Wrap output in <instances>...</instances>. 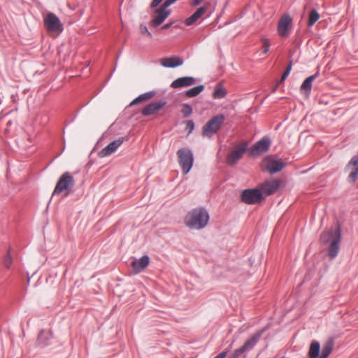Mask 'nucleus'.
I'll return each instance as SVG.
<instances>
[{"instance_id":"nucleus-1","label":"nucleus","mask_w":358,"mask_h":358,"mask_svg":"<svg viewBox=\"0 0 358 358\" xmlns=\"http://www.w3.org/2000/svg\"><path fill=\"white\" fill-rule=\"evenodd\" d=\"M322 243L329 244L328 255L331 258H335L339 252V244L341 240V229L339 226H336L329 231H324L320 236Z\"/></svg>"},{"instance_id":"nucleus-2","label":"nucleus","mask_w":358,"mask_h":358,"mask_svg":"<svg viewBox=\"0 0 358 358\" xmlns=\"http://www.w3.org/2000/svg\"><path fill=\"white\" fill-rule=\"evenodd\" d=\"M209 220V215L206 210L197 208L189 211L184 219L187 227L192 229H201L204 228Z\"/></svg>"},{"instance_id":"nucleus-3","label":"nucleus","mask_w":358,"mask_h":358,"mask_svg":"<svg viewBox=\"0 0 358 358\" xmlns=\"http://www.w3.org/2000/svg\"><path fill=\"white\" fill-rule=\"evenodd\" d=\"M74 185V179L69 172L63 173L58 180L53 194L67 196Z\"/></svg>"},{"instance_id":"nucleus-4","label":"nucleus","mask_w":358,"mask_h":358,"mask_svg":"<svg viewBox=\"0 0 358 358\" xmlns=\"http://www.w3.org/2000/svg\"><path fill=\"white\" fill-rule=\"evenodd\" d=\"M224 120L225 117L222 114L213 117L203 127L202 135L208 138L211 137L220 129Z\"/></svg>"},{"instance_id":"nucleus-5","label":"nucleus","mask_w":358,"mask_h":358,"mask_svg":"<svg viewBox=\"0 0 358 358\" xmlns=\"http://www.w3.org/2000/svg\"><path fill=\"white\" fill-rule=\"evenodd\" d=\"M177 155L178 163L184 174H187L191 170L194 163V156L188 148H182L178 150Z\"/></svg>"},{"instance_id":"nucleus-6","label":"nucleus","mask_w":358,"mask_h":358,"mask_svg":"<svg viewBox=\"0 0 358 358\" xmlns=\"http://www.w3.org/2000/svg\"><path fill=\"white\" fill-rule=\"evenodd\" d=\"M285 165L281 159H275L271 156L264 158L261 164L262 169L271 174L280 171Z\"/></svg>"},{"instance_id":"nucleus-7","label":"nucleus","mask_w":358,"mask_h":358,"mask_svg":"<svg viewBox=\"0 0 358 358\" xmlns=\"http://www.w3.org/2000/svg\"><path fill=\"white\" fill-rule=\"evenodd\" d=\"M292 27V19L290 15L287 13L282 15L278 23L277 31L278 35L282 38L288 37Z\"/></svg>"},{"instance_id":"nucleus-8","label":"nucleus","mask_w":358,"mask_h":358,"mask_svg":"<svg viewBox=\"0 0 358 358\" xmlns=\"http://www.w3.org/2000/svg\"><path fill=\"white\" fill-rule=\"evenodd\" d=\"M44 25L50 32H61L63 30L62 22L52 13H49L45 16Z\"/></svg>"},{"instance_id":"nucleus-9","label":"nucleus","mask_w":358,"mask_h":358,"mask_svg":"<svg viewBox=\"0 0 358 358\" xmlns=\"http://www.w3.org/2000/svg\"><path fill=\"white\" fill-rule=\"evenodd\" d=\"M248 147L247 142L236 145L227 155V161L229 165H234L243 157Z\"/></svg>"},{"instance_id":"nucleus-10","label":"nucleus","mask_w":358,"mask_h":358,"mask_svg":"<svg viewBox=\"0 0 358 358\" xmlns=\"http://www.w3.org/2000/svg\"><path fill=\"white\" fill-rule=\"evenodd\" d=\"M241 198L244 203L254 204L259 203L262 200V194L260 189H248L243 192Z\"/></svg>"},{"instance_id":"nucleus-11","label":"nucleus","mask_w":358,"mask_h":358,"mask_svg":"<svg viewBox=\"0 0 358 358\" xmlns=\"http://www.w3.org/2000/svg\"><path fill=\"white\" fill-rule=\"evenodd\" d=\"M271 141L269 138H263L248 150V153L252 157L259 156L267 152L269 149Z\"/></svg>"},{"instance_id":"nucleus-12","label":"nucleus","mask_w":358,"mask_h":358,"mask_svg":"<svg viewBox=\"0 0 358 358\" xmlns=\"http://www.w3.org/2000/svg\"><path fill=\"white\" fill-rule=\"evenodd\" d=\"M281 185V180L278 179H272L266 180L260 185V191L262 194L265 195H271L275 193Z\"/></svg>"},{"instance_id":"nucleus-13","label":"nucleus","mask_w":358,"mask_h":358,"mask_svg":"<svg viewBox=\"0 0 358 358\" xmlns=\"http://www.w3.org/2000/svg\"><path fill=\"white\" fill-rule=\"evenodd\" d=\"M124 140L125 138L124 137H121L111 142L99 152V156L100 157H105L110 155L117 150V149L123 143Z\"/></svg>"},{"instance_id":"nucleus-14","label":"nucleus","mask_w":358,"mask_h":358,"mask_svg":"<svg viewBox=\"0 0 358 358\" xmlns=\"http://www.w3.org/2000/svg\"><path fill=\"white\" fill-rule=\"evenodd\" d=\"M170 13V9H166L164 7L161 6L155 10V15L151 21L150 24L152 27H158L168 17Z\"/></svg>"},{"instance_id":"nucleus-15","label":"nucleus","mask_w":358,"mask_h":358,"mask_svg":"<svg viewBox=\"0 0 358 358\" xmlns=\"http://www.w3.org/2000/svg\"><path fill=\"white\" fill-rule=\"evenodd\" d=\"M166 104L164 101H159L157 102H153L146 106L141 111V113L144 116H149L155 114L160 110Z\"/></svg>"},{"instance_id":"nucleus-16","label":"nucleus","mask_w":358,"mask_h":358,"mask_svg":"<svg viewBox=\"0 0 358 358\" xmlns=\"http://www.w3.org/2000/svg\"><path fill=\"white\" fill-rule=\"evenodd\" d=\"M347 169L350 170L348 179L355 182L358 178V156L353 157L347 165Z\"/></svg>"},{"instance_id":"nucleus-17","label":"nucleus","mask_w":358,"mask_h":358,"mask_svg":"<svg viewBox=\"0 0 358 358\" xmlns=\"http://www.w3.org/2000/svg\"><path fill=\"white\" fill-rule=\"evenodd\" d=\"M210 3H206L199 7L191 16L185 20V24L190 26L199 20L207 11Z\"/></svg>"},{"instance_id":"nucleus-18","label":"nucleus","mask_w":358,"mask_h":358,"mask_svg":"<svg viewBox=\"0 0 358 358\" xmlns=\"http://www.w3.org/2000/svg\"><path fill=\"white\" fill-rule=\"evenodd\" d=\"M150 263V258L148 255H144L139 259H136L131 263V267L135 273H138L144 270Z\"/></svg>"},{"instance_id":"nucleus-19","label":"nucleus","mask_w":358,"mask_h":358,"mask_svg":"<svg viewBox=\"0 0 358 358\" xmlns=\"http://www.w3.org/2000/svg\"><path fill=\"white\" fill-rule=\"evenodd\" d=\"M195 83V79L193 77L186 76L179 78L175 80L171 84V87L172 88H180L184 87H189L194 85Z\"/></svg>"},{"instance_id":"nucleus-20","label":"nucleus","mask_w":358,"mask_h":358,"mask_svg":"<svg viewBox=\"0 0 358 358\" xmlns=\"http://www.w3.org/2000/svg\"><path fill=\"white\" fill-rule=\"evenodd\" d=\"M159 62L166 68H175L181 66L183 64V60L178 57H171L162 58Z\"/></svg>"},{"instance_id":"nucleus-21","label":"nucleus","mask_w":358,"mask_h":358,"mask_svg":"<svg viewBox=\"0 0 358 358\" xmlns=\"http://www.w3.org/2000/svg\"><path fill=\"white\" fill-rule=\"evenodd\" d=\"M262 332H257L254 336H252L250 339L246 341L243 346H241V349H243V352L248 351L251 350L259 341L261 337Z\"/></svg>"},{"instance_id":"nucleus-22","label":"nucleus","mask_w":358,"mask_h":358,"mask_svg":"<svg viewBox=\"0 0 358 358\" xmlns=\"http://www.w3.org/2000/svg\"><path fill=\"white\" fill-rule=\"evenodd\" d=\"M317 74H315L307 78L301 86V91L306 95H309L312 89V83L316 78Z\"/></svg>"},{"instance_id":"nucleus-23","label":"nucleus","mask_w":358,"mask_h":358,"mask_svg":"<svg viewBox=\"0 0 358 358\" xmlns=\"http://www.w3.org/2000/svg\"><path fill=\"white\" fill-rule=\"evenodd\" d=\"M155 96V92L154 91L145 92L144 94H141L135 99H134L131 102L130 106H134V105L138 104L141 102L150 100V99H152Z\"/></svg>"},{"instance_id":"nucleus-24","label":"nucleus","mask_w":358,"mask_h":358,"mask_svg":"<svg viewBox=\"0 0 358 358\" xmlns=\"http://www.w3.org/2000/svg\"><path fill=\"white\" fill-rule=\"evenodd\" d=\"M334 346V342L331 340L327 341L322 347V352L320 358H327L331 354Z\"/></svg>"},{"instance_id":"nucleus-25","label":"nucleus","mask_w":358,"mask_h":358,"mask_svg":"<svg viewBox=\"0 0 358 358\" xmlns=\"http://www.w3.org/2000/svg\"><path fill=\"white\" fill-rule=\"evenodd\" d=\"M320 350V343L317 341L312 342L308 352L309 358H317L319 356Z\"/></svg>"},{"instance_id":"nucleus-26","label":"nucleus","mask_w":358,"mask_h":358,"mask_svg":"<svg viewBox=\"0 0 358 358\" xmlns=\"http://www.w3.org/2000/svg\"><path fill=\"white\" fill-rule=\"evenodd\" d=\"M320 18V14L315 9L310 11L308 15V25L312 27Z\"/></svg>"},{"instance_id":"nucleus-27","label":"nucleus","mask_w":358,"mask_h":358,"mask_svg":"<svg viewBox=\"0 0 358 358\" xmlns=\"http://www.w3.org/2000/svg\"><path fill=\"white\" fill-rule=\"evenodd\" d=\"M204 89V86L203 85H200L192 87V89L187 90L186 92V96L187 97H194L199 94Z\"/></svg>"},{"instance_id":"nucleus-28","label":"nucleus","mask_w":358,"mask_h":358,"mask_svg":"<svg viewBox=\"0 0 358 358\" xmlns=\"http://www.w3.org/2000/svg\"><path fill=\"white\" fill-rule=\"evenodd\" d=\"M51 338V334L49 332L41 331L38 338V343L42 345L48 344V341Z\"/></svg>"},{"instance_id":"nucleus-29","label":"nucleus","mask_w":358,"mask_h":358,"mask_svg":"<svg viewBox=\"0 0 358 358\" xmlns=\"http://www.w3.org/2000/svg\"><path fill=\"white\" fill-rule=\"evenodd\" d=\"M226 95V91L221 86H217L213 94V97L214 99H218L224 97Z\"/></svg>"},{"instance_id":"nucleus-30","label":"nucleus","mask_w":358,"mask_h":358,"mask_svg":"<svg viewBox=\"0 0 358 358\" xmlns=\"http://www.w3.org/2000/svg\"><path fill=\"white\" fill-rule=\"evenodd\" d=\"M181 112L185 117H189L192 112V107L188 104H183Z\"/></svg>"},{"instance_id":"nucleus-31","label":"nucleus","mask_w":358,"mask_h":358,"mask_svg":"<svg viewBox=\"0 0 358 358\" xmlns=\"http://www.w3.org/2000/svg\"><path fill=\"white\" fill-rule=\"evenodd\" d=\"M12 257L10 256V249L8 250L7 255L3 260V265L6 268H9L12 264Z\"/></svg>"},{"instance_id":"nucleus-32","label":"nucleus","mask_w":358,"mask_h":358,"mask_svg":"<svg viewBox=\"0 0 358 358\" xmlns=\"http://www.w3.org/2000/svg\"><path fill=\"white\" fill-rule=\"evenodd\" d=\"M262 52L264 54H266L268 52V50H269V47H270V43H269V41L268 39L267 38H262Z\"/></svg>"},{"instance_id":"nucleus-33","label":"nucleus","mask_w":358,"mask_h":358,"mask_svg":"<svg viewBox=\"0 0 358 358\" xmlns=\"http://www.w3.org/2000/svg\"><path fill=\"white\" fill-rule=\"evenodd\" d=\"M291 70H292V64H289V65L287 67L285 72L282 73V77L279 81V83H282L287 78V77L289 76Z\"/></svg>"},{"instance_id":"nucleus-34","label":"nucleus","mask_w":358,"mask_h":358,"mask_svg":"<svg viewBox=\"0 0 358 358\" xmlns=\"http://www.w3.org/2000/svg\"><path fill=\"white\" fill-rule=\"evenodd\" d=\"M194 128V124L192 120H188L186 124V129L188 130V134H190Z\"/></svg>"},{"instance_id":"nucleus-35","label":"nucleus","mask_w":358,"mask_h":358,"mask_svg":"<svg viewBox=\"0 0 358 358\" xmlns=\"http://www.w3.org/2000/svg\"><path fill=\"white\" fill-rule=\"evenodd\" d=\"M243 349L241 348L236 349L233 354L231 355L229 358H237L240 356L241 354L243 353Z\"/></svg>"},{"instance_id":"nucleus-36","label":"nucleus","mask_w":358,"mask_h":358,"mask_svg":"<svg viewBox=\"0 0 358 358\" xmlns=\"http://www.w3.org/2000/svg\"><path fill=\"white\" fill-rule=\"evenodd\" d=\"M140 31H141V34H147V36L148 37H151L152 36L151 34L148 31L147 27L145 26V25H141L140 26Z\"/></svg>"},{"instance_id":"nucleus-37","label":"nucleus","mask_w":358,"mask_h":358,"mask_svg":"<svg viewBox=\"0 0 358 358\" xmlns=\"http://www.w3.org/2000/svg\"><path fill=\"white\" fill-rule=\"evenodd\" d=\"M204 0H191L189 4L192 6H197L200 5Z\"/></svg>"},{"instance_id":"nucleus-38","label":"nucleus","mask_w":358,"mask_h":358,"mask_svg":"<svg viewBox=\"0 0 358 358\" xmlns=\"http://www.w3.org/2000/svg\"><path fill=\"white\" fill-rule=\"evenodd\" d=\"M163 0H153L151 3V7L155 8Z\"/></svg>"},{"instance_id":"nucleus-39","label":"nucleus","mask_w":358,"mask_h":358,"mask_svg":"<svg viewBox=\"0 0 358 358\" xmlns=\"http://www.w3.org/2000/svg\"><path fill=\"white\" fill-rule=\"evenodd\" d=\"M227 355V352H222L217 355L215 358H225Z\"/></svg>"},{"instance_id":"nucleus-40","label":"nucleus","mask_w":358,"mask_h":358,"mask_svg":"<svg viewBox=\"0 0 358 358\" xmlns=\"http://www.w3.org/2000/svg\"><path fill=\"white\" fill-rule=\"evenodd\" d=\"M170 27V24H165L164 27H163V29H167Z\"/></svg>"},{"instance_id":"nucleus-41","label":"nucleus","mask_w":358,"mask_h":358,"mask_svg":"<svg viewBox=\"0 0 358 358\" xmlns=\"http://www.w3.org/2000/svg\"><path fill=\"white\" fill-rule=\"evenodd\" d=\"M318 358H320V357H318Z\"/></svg>"}]
</instances>
